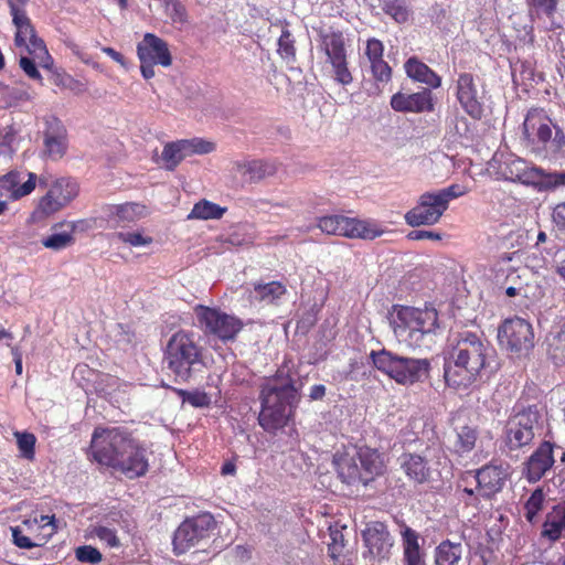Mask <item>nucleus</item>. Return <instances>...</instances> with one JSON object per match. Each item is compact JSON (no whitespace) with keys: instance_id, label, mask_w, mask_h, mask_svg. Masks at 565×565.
I'll use <instances>...</instances> for the list:
<instances>
[{"instance_id":"nucleus-30","label":"nucleus","mask_w":565,"mask_h":565,"mask_svg":"<svg viewBox=\"0 0 565 565\" xmlns=\"http://www.w3.org/2000/svg\"><path fill=\"white\" fill-rule=\"evenodd\" d=\"M200 355H168L162 360V370L175 376V382H185L191 376V366L198 361Z\"/></svg>"},{"instance_id":"nucleus-54","label":"nucleus","mask_w":565,"mask_h":565,"mask_svg":"<svg viewBox=\"0 0 565 565\" xmlns=\"http://www.w3.org/2000/svg\"><path fill=\"white\" fill-rule=\"evenodd\" d=\"M468 191L469 190L467 186H465L462 184L454 183L447 188L436 191V193L438 194V196L440 198V200L443 201L445 206L448 209L449 202L451 200L458 199V198L467 194Z\"/></svg>"},{"instance_id":"nucleus-4","label":"nucleus","mask_w":565,"mask_h":565,"mask_svg":"<svg viewBox=\"0 0 565 565\" xmlns=\"http://www.w3.org/2000/svg\"><path fill=\"white\" fill-rule=\"evenodd\" d=\"M501 173L507 180L532 185L539 191L554 190L565 185V171L546 172L541 168L531 167L519 157L508 158L501 166Z\"/></svg>"},{"instance_id":"nucleus-47","label":"nucleus","mask_w":565,"mask_h":565,"mask_svg":"<svg viewBox=\"0 0 565 565\" xmlns=\"http://www.w3.org/2000/svg\"><path fill=\"white\" fill-rule=\"evenodd\" d=\"M181 146L185 149L186 157L206 154L215 150V145L212 141L202 138L181 139Z\"/></svg>"},{"instance_id":"nucleus-56","label":"nucleus","mask_w":565,"mask_h":565,"mask_svg":"<svg viewBox=\"0 0 565 565\" xmlns=\"http://www.w3.org/2000/svg\"><path fill=\"white\" fill-rule=\"evenodd\" d=\"M53 83L61 88L70 89L72 92L79 93L84 90V85L66 73L54 74Z\"/></svg>"},{"instance_id":"nucleus-2","label":"nucleus","mask_w":565,"mask_h":565,"mask_svg":"<svg viewBox=\"0 0 565 565\" xmlns=\"http://www.w3.org/2000/svg\"><path fill=\"white\" fill-rule=\"evenodd\" d=\"M390 323L401 344L411 350H429L439 329V315L431 305L414 307L395 303L388 310Z\"/></svg>"},{"instance_id":"nucleus-19","label":"nucleus","mask_w":565,"mask_h":565,"mask_svg":"<svg viewBox=\"0 0 565 565\" xmlns=\"http://www.w3.org/2000/svg\"><path fill=\"white\" fill-rule=\"evenodd\" d=\"M392 109L397 113H431L435 108L433 93L429 88H422L416 93H395L390 100Z\"/></svg>"},{"instance_id":"nucleus-9","label":"nucleus","mask_w":565,"mask_h":565,"mask_svg":"<svg viewBox=\"0 0 565 565\" xmlns=\"http://www.w3.org/2000/svg\"><path fill=\"white\" fill-rule=\"evenodd\" d=\"M216 527V521L211 513H202L186 519L175 530L172 544L173 552L181 555L191 547L207 540Z\"/></svg>"},{"instance_id":"nucleus-52","label":"nucleus","mask_w":565,"mask_h":565,"mask_svg":"<svg viewBox=\"0 0 565 565\" xmlns=\"http://www.w3.org/2000/svg\"><path fill=\"white\" fill-rule=\"evenodd\" d=\"M14 436L17 437V444L19 447V450L21 451V455L25 459H33L34 458V446L36 438L31 433H15Z\"/></svg>"},{"instance_id":"nucleus-31","label":"nucleus","mask_w":565,"mask_h":565,"mask_svg":"<svg viewBox=\"0 0 565 565\" xmlns=\"http://www.w3.org/2000/svg\"><path fill=\"white\" fill-rule=\"evenodd\" d=\"M563 530H565V502L558 503L547 513L542 535L551 541H556L561 537Z\"/></svg>"},{"instance_id":"nucleus-36","label":"nucleus","mask_w":565,"mask_h":565,"mask_svg":"<svg viewBox=\"0 0 565 565\" xmlns=\"http://www.w3.org/2000/svg\"><path fill=\"white\" fill-rule=\"evenodd\" d=\"M402 539L406 565H422L423 558L419 552L418 534L409 526H404Z\"/></svg>"},{"instance_id":"nucleus-40","label":"nucleus","mask_w":565,"mask_h":565,"mask_svg":"<svg viewBox=\"0 0 565 565\" xmlns=\"http://www.w3.org/2000/svg\"><path fill=\"white\" fill-rule=\"evenodd\" d=\"M281 24V34L278 39V54L282 60H286L288 62H295L296 61V40L292 35L291 31L289 30V23L287 21L280 22Z\"/></svg>"},{"instance_id":"nucleus-55","label":"nucleus","mask_w":565,"mask_h":565,"mask_svg":"<svg viewBox=\"0 0 565 565\" xmlns=\"http://www.w3.org/2000/svg\"><path fill=\"white\" fill-rule=\"evenodd\" d=\"M76 558L82 563L98 564L103 559L102 553L92 545L78 546L75 550Z\"/></svg>"},{"instance_id":"nucleus-49","label":"nucleus","mask_w":565,"mask_h":565,"mask_svg":"<svg viewBox=\"0 0 565 565\" xmlns=\"http://www.w3.org/2000/svg\"><path fill=\"white\" fill-rule=\"evenodd\" d=\"M371 74L376 83L387 84L392 79V67L383 58L369 62Z\"/></svg>"},{"instance_id":"nucleus-48","label":"nucleus","mask_w":565,"mask_h":565,"mask_svg":"<svg viewBox=\"0 0 565 565\" xmlns=\"http://www.w3.org/2000/svg\"><path fill=\"white\" fill-rule=\"evenodd\" d=\"M345 529V526L341 529L338 526L329 527V535L331 541L328 543V550L332 558L340 556L345 548V539L343 533Z\"/></svg>"},{"instance_id":"nucleus-62","label":"nucleus","mask_w":565,"mask_h":565,"mask_svg":"<svg viewBox=\"0 0 565 565\" xmlns=\"http://www.w3.org/2000/svg\"><path fill=\"white\" fill-rule=\"evenodd\" d=\"M17 139V130L13 126H7L0 130V149L11 150Z\"/></svg>"},{"instance_id":"nucleus-27","label":"nucleus","mask_w":565,"mask_h":565,"mask_svg":"<svg viewBox=\"0 0 565 565\" xmlns=\"http://www.w3.org/2000/svg\"><path fill=\"white\" fill-rule=\"evenodd\" d=\"M355 456L358 458L362 475L364 476V486H367L375 476H379L383 472V460L381 459L377 450L361 447L355 450Z\"/></svg>"},{"instance_id":"nucleus-61","label":"nucleus","mask_w":565,"mask_h":565,"mask_svg":"<svg viewBox=\"0 0 565 565\" xmlns=\"http://www.w3.org/2000/svg\"><path fill=\"white\" fill-rule=\"evenodd\" d=\"M34 57L33 58H30V57H26V56H21L20 61H19V65L20 67L22 68V71L32 79H35V81H39V82H42L43 77L41 75V73L39 72L35 63H34Z\"/></svg>"},{"instance_id":"nucleus-16","label":"nucleus","mask_w":565,"mask_h":565,"mask_svg":"<svg viewBox=\"0 0 565 565\" xmlns=\"http://www.w3.org/2000/svg\"><path fill=\"white\" fill-rule=\"evenodd\" d=\"M456 97L462 109L472 119L479 120L483 116V104L478 96L476 77L471 73H460L456 82Z\"/></svg>"},{"instance_id":"nucleus-43","label":"nucleus","mask_w":565,"mask_h":565,"mask_svg":"<svg viewBox=\"0 0 565 565\" xmlns=\"http://www.w3.org/2000/svg\"><path fill=\"white\" fill-rule=\"evenodd\" d=\"M333 73V79L342 86H348L353 82V75L349 68L348 54L328 60Z\"/></svg>"},{"instance_id":"nucleus-15","label":"nucleus","mask_w":565,"mask_h":565,"mask_svg":"<svg viewBox=\"0 0 565 565\" xmlns=\"http://www.w3.org/2000/svg\"><path fill=\"white\" fill-rule=\"evenodd\" d=\"M447 207L435 192H425L417 204L405 214L409 226L434 225L439 222Z\"/></svg>"},{"instance_id":"nucleus-60","label":"nucleus","mask_w":565,"mask_h":565,"mask_svg":"<svg viewBox=\"0 0 565 565\" xmlns=\"http://www.w3.org/2000/svg\"><path fill=\"white\" fill-rule=\"evenodd\" d=\"M116 236L119 241L128 243L131 246H145L152 243V237L142 236L140 233L118 232Z\"/></svg>"},{"instance_id":"nucleus-28","label":"nucleus","mask_w":565,"mask_h":565,"mask_svg":"<svg viewBox=\"0 0 565 565\" xmlns=\"http://www.w3.org/2000/svg\"><path fill=\"white\" fill-rule=\"evenodd\" d=\"M339 478L342 482L355 486H364V476L362 475L355 452L353 455L345 454L339 458H334Z\"/></svg>"},{"instance_id":"nucleus-39","label":"nucleus","mask_w":565,"mask_h":565,"mask_svg":"<svg viewBox=\"0 0 565 565\" xmlns=\"http://www.w3.org/2000/svg\"><path fill=\"white\" fill-rule=\"evenodd\" d=\"M227 209L220 206L216 203H213L209 200H201L196 202L191 210L188 218L190 220H220L225 213Z\"/></svg>"},{"instance_id":"nucleus-51","label":"nucleus","mask_w":565,"mask_h":565,"mask_svg":"<svg viewBox=\"0 0 565 565\" xmlns=\"http://www.w3.org/2000/svg\"><path fill=\"white\" fill-rule=\"evenodd\" d=\"M544 493L541 489H535L525 502V518L529 522H534L536 514L542 510Z\"/></svg>"},{"instance_id":"nucleus-37","label":"nucleus","mask_w":565,"mask_h":565,"mask_svg":"<svg viewBox=\"0 0 565 565\" xmlns=\"http://www.w3.org/2000/svg\"><path fill=\"white\" fill-rule=\"evenodd\" d=\"M382 11L398 24L407 23L413 14L406 0H380Z\"/></svg>"},{"instance_id":"nucleus-18","label":"nucleus","mask_w":565,"mask_h":565,"mask_svg":"<svg viewBox=\"0 0 565 565\" xmlns=\"http://www.w3.org/2000/svg\"><path fill=\"white\" fill-rule=\"evenodd\" d=\"M67 148V130L65 126L58 118L51 117L46 120V127L43 131L42 156L57 161L65 156Z\"/></svg>"},{"instance_id":"nucleus-58","label":"nucleus","mask_w":565,"mask_h":565,"mask_svg":"<svg viewBox=\"0 0 565 565\" xmlns=\"http://www.w3.org/2000/svg\"><path fill=\"white\" fill-rule=\"evenodd\" d=\"M457 358L460 363L468 366V371H471L473 380L484 367L486 355H457Z\"/></svg>"},{"instance_id":"nucleus-50","label":"nucleus","mask_w":565,"mask_h":565,"mask_svg":"<svg viewBox=\"0 0 565 565\" xmlns=\"http://www.w3.org/2000/svg\"><path fill=\"white\" fill-rule=\"evenodd\" d=\"M92 534L106 543L111 548H119L121 542L117 536L116 530L108 525H97L92 530Z\"/></svg>"},{"instance_id":"nucleus-38","label":"nucleus","mask_w":565,"mask_h":565,"mask_svg":"<svg viewBox=\"0 0 565 565\" xmlns=\"http://www.w3.org/2000/svg\"><path fill=\"white\" fill-rule=\"evenodd\" d=\"M182 141L175 140L164 145L160 156L163 168L168 171H174L177 167L186 158L185 149L181 146Z\"/></svg>"},{"instance_id":"nucleus-3","label":"nucleus","mask_w":565,"mask_h":565,"mask_svg":"<svg viewBox=\"0 0 565 565\" xmlns=\"http://www.w3.org/2000/svg\"><path fill=\"white\" fill-rule=\"evenodd\" d=\"M40 188H47L46 193L40 198L34 214L40 217L51 216L67 206L79 192L78 183L70 177H61L51 181L46 173L38 177Z\"/></svg>"},{"instance_id":"nucleus-57","label":"nucleus","mask_w":565,"mask_h":565,"mask_svg":"<svg viewBox=\"0 0 565 565\" xmlns=\"http://www.w3.org/2000/svg\"><path fill=\"white\" fill-rule=\"evenodd\" d=\"M178 393L182 397L183 402H186L194 407H205L209 406L211 402L209 395L204 392H188L180 390Z\"/></svg>"},{"instance_id":"nucleus-11","label":"nucleus","mask_w":565,"mask_h":565,"mask_svg":"<svg viewBox=\"0 0 565 565\" xmlns=\"http://www.w3.org/2000/svg\"><path fill=\"white\" fill-rule=\"evenodd\" d=\"M539 419L540 413L533 406L524 408L509 418L505 426V444L510 450L527 446L533 440Z\"/></svg>"},{"instance_id":"nucleus-5","label":"nucleus","mask_w":565,"mask_h":565,"mask_svg":"<svg viewBox=\"0 0 565 565\" xmlns=\"http://www.w3.org/2000/svg\"><path fill=\"white\" fill-rule=\"evenodd\" d=\"M132 439L124 427H97L90 441L92 456L98 463L113 468Z\"/></svg>"},{"instance_id":"nucleus-44","label":"nucleus","mask_w":565,"mask_h":565,"mask_svg":"<svg viewBox=\"0 0 565 565\" xmlns=\"http://www.w3.org/2000/svg\"><path fill=\"white\" fill-rule=\"evenodd\" d=\"M456 350L457 353H480L483 350V343L478 334L463 331L458 334Z\"/></svg>"},{"instance_id":"nucleus-22","label":"nucleus","mask_w":565,"mask_h":565,"mask_svg":"<svg viewBox=\"0 0 565 565\" xmlns=\"http://www.w3.org/2000/svg\"><path fill=\"white\" fill-rule=\"evenodd\" d=\"M553 448V444L544 441L529 457L525 463V477L530 482H537L553 467L555 462Z\"/></svg>"},{"instance_id":"nucleus-12","label":"nucleus","mask_w":565,"mask_h":565,"mask_svg":"<svg viewBox=\"0 0 565 565\" xmlns=\"http://www.w3.org/2000/svg\"><path fill=\"white\" fill-rule=\"evenodd\" d=\"M12 22L17 29L14 34V45L25 47L29 54L34 56L43 67H47L52 62L44 41L36 35L34 25L32 24L26 11L11 14Z\"/></svg>"},{"instance_id":"nucleus-33","label":"nucleus","mask_w":565,"mask_h":565,"mask_svg":"<svg viewBox=\"0 0 565 565\" xmlns=\"http://www.w3.org/2000/svg\"><path fill=\"white\" fill-rule=\"evenodd\" d=\"M445 380L449 386L467 387L475 380L472 379L471 371H468V366L460 363L459 359L456 356V360L451 364V362H447L445 364Z\"/></svg>"},{"instance_id":"nucleus-26","label":"nucleus","mask_w":565,"mask_h":565,"mask_svg":"<svg viewBox=\"0 0 565 565\" xmlns=\"http://www.w3.org/2000/svg\"><path fill=\"white\" fill-rule=\"evenodd\" d=\"M84 221H72V222H58L52 226V230L55 231L57 228L66 226L67 230L58 233H53L45 238L42 239V245L45 248L58 252L72 246L75 243L74 234L77 231L79 224H83Z\"/></svg>"},{"instance_id":"nucleus-13","label":"nucleus","mask_w":565,"mask_h":565,"mask_svg":"<svg viewBox=\"0 0 565 565\" xmlns=\"http://www.w3.org/2000/svg\"><path fill=\"white\" fill-rule=\"evenodd\" d=\"M498 339L503 349L514 353L529 352L534 348L532 324L519 317L507 319L500 326Z\"/></svg>"},{"instance_id":"nucleus-34","label":"nucleus","mask_w":565,"mask_h":565,"mask_svg":"<svg viewBox=\"0 0 565 565\" xmlns=\"http://www.w3.org/2000/svg\"><path fill=\"white\" fill-rule=\"evenodd\" d=\"M462 552L461 543L445 540L435 550V565H459Z\"/></svg>"},{"instance_id":"nucleus-20","label":"nucleus","mask_w":565,"mask_h":565,"mask_svg":"<svg viewBox=\"0 0 565 565\" xmlns=\"http://www.w3.org/2000/svg\"><path fill=\"white\" fill-rule=\"evenodd\" d=\"M139 61L159 64L163 67L172 65V55L168 43L153 33H146L137 44Z\"/></svg>"},{"instance_id":"nucleus-59","label":"nucleus","mask_w":565,"mask_h":565,"mask_svg":"<svg viewBox=\"0 0 565 565\" xmlns=\"http://www.w3.org/2000/svg\"><path fill=\"white\" fill-rule=\"evenodd\" d=\"M364 55L367 62L384 57V44L376 38L366 40Z\"/></svg>"},{"instance_id":"nucleus-64","label":"nucleus","mask_w":565,"mask_h":565,"mask_svg":"<svg viewBox=\"0 0 565 565\" xmlns=\"http://www.w3.org/2000/svg\"><path fill=\"white\" fill-rule=\"evenodd\" d=\"M552 218L557 230L565 232V202L554 207Z\"/></svg>"},{"instance_id":"nucleus-17","label":"nucleus","mask_w":565,"mask_h":565,"mask_svg":"<svg viewBox=\"0 0 565 565\" xmlns=\"http://www.w3.org/2000/svg\"><path fill=\"white\" fill-rule=\"evenodd\" d=\"M113 469L120 471L128 479L145 476L149 469L147 449L134 438Z\"/></svg>"},{"instance_id":"nucleus-6","label":"nucleus","mask_w":565,"mask_h":565,"mask_svg":"<svg viewBox=\"0 0 565 565\" xmlns=\"http://www.w3.org/2000/svg\"><path fill=\"white\" fill-rule=\"evenodd\" d=\"M525 139L551 152H559L565 146V134L555 126L543 109L527 111L523 122Z\"/></svg>"},{"instance_id":"nucleus-7","label":"nucleus","mask_w":565,"mask_h":565,"mask_svg":"<svg viewBox=\"0 0 565 565\" xmlns=\"http://www.w3.org/2000/svg\"><path fill=\"white\" fill-rule=\"evenodd\" d=\"M317 227L328 235L344 236L348 238L374 239L384 233L373 221L339 214L318 217Z\"/></svg>"},{"instance_id":"nucleus-25","label":"nucleus","mask_w":565,"mask_h":565,"mask_svg":"<svg viewBox=\"0 0 565 565\" xmlns=\"http://www.w3.org/2000/svg\"><path fill=\"white\" fill-rule=\"evenodd\" d=\"M38 175L34 172L28 174V180L20 184V173L10 171L0 178V188L10 193V198L19 200L33 192L36 186Z\"/></svg>"},{"instance_id":"nucleus-45","label":"nucleus","mask_w":565,"mask_h":565,"mask_svg":"<svg viewBox=\"0 0 565 565\" xmlns=\"http://www.w3.org/2000/svg\"><path fill=\"white\" fill-rule=\"evenodd\" d=\"M146 206L138 203L127 202L115 207L114 215L118 222H135L143 215Z\"/></svg>"},{"instance_id":"nucleus-29","label":"nucleus","mask_w":565,"mask_h":565,"mask_svg":"<svg viewBox=\"0 0 565 565\" xmlns=\"http://www.w3.org/2000/svg\"><path fill=\"white\" fill-rule=\"evenodd\" d=\"M401 466L406 476L416 483H424L429 480L430 469L427 461L416 454H404L401 457Z\"/></svg>"},{"instance_id":"nucleus-10","label":"nucleus","mask_w":565,"mask_h":565,"mask_svg":"<svg viewBox=\"0 0 565 565\" xmlns=\"http://www.w3.org/2000/svg\"><path fill=\"white\" fill-rule=\"evenodd\" d=\"M194 312L203 332L223 342L234 340L243 328V322L239 319L216 308L198 305Z\"/></svg>"},{"instance_id":"nucleus-53","label":"nucleus","mask_w":565,"mask_h":565,"mask_svg":"<svg viewBox=\"0 0 565 565\" xmlns=\"http://www.w3.org/2000/svg\"><path fill=\"white\" fill-rule=\"evenodd\" d=\"M166 10L173 23H186L188 12L180 0H167Z\"/></svg>"},{"instance_id":"nucleus-46","label":"nucleus","mask_w":565,"mask_h":565,"mask_svg":"<svg viewBox=\"0 0 565 565\" xmlns=\"http://www.w3.org/2000/svg\"><path fill=\"white\" fill-rule=\"evenodd\" d=\"M277 172V164L271 161L254 160L247 164L246 173L252 181H259Z\"/></svg>"},{"instance_id":"nucleus-41","label":"nucleus","mask_w":565,"mask_h":565,"mask_svg":"<svg viewBox=\"0 0 565 565\" xmlns=\"http://www.w3.org/2000/svg\"><path fill=\"white\" fill-rule=\"evenodd\" d=\"M11 536L12 542L19 548L30 550L33 547H41L46 544L47 539L45 535H29L25 533V529L23 526H11Z\"/></svg>"},{"instance_id":"nucleus-1","label":"nucleus","mask_w":565,"mask_h":565,"mask_svg":"<svg viewBox=\"0 0 565 565\" xmlns=\"http://www.w3.org/2000/svg\"><path fill=\"white\" fill-rule=\"evenodd\" d=\"M302 367L297 356H285L275 376L263 385L258 423L267 433L276 434L287 425L300 399L302 377L308 374Z\"/></svg>"},{"instance_id":"nucleus-23","label":"nucleus","mask_w":565,"mask_h":565,"mask_svg":"<svg viewBox=\"0 0 565 565\" xmlns=\"http://www.w3.org/2000/svg\"><path fill=\"white\" fill-rule=\"evenodd\" d=\"M507 475L497 466H484L476 472L478 492L486 499H491L504 486Z\"/></svg>"},{"instance_id":"nucleus-35","label":"nucleus","mask_w":565,"mask_h":565,"mask_svg":"<svg viewBox=\"0 0 565 565\" xmlns=\"http://www.w3.org/2000/svg\"><path fill=\"white\" fill-rule=\"evenodd\" d=\"M167 353H199L195 342V334L184 330L178 331L170 338L167 345Z\"/></svg>"},{"instance_id":"nucleus-21","label":"nucleus","mask_w":565,"mask_h":565,"mask_svg":"<svg viewBox=\"0 0 565 565\" xmlns=\"http://www.w3.org/2000/svg\"><path fill=\"white\" fill-rule=\"evenodd\" d=\"M313 30L318 35L319 49L326 54L327 61L347 55V40L339 28L322 24Z\"/></svg>"},{"instance_id":"nucleus-42","label":"nucleus","mask_w":565,"mask_h":565,"mask_svg":"<svg viewBox=\"0 0 565 565\" xmlns=\"http://www.w3.org/2000/svg\"><path fill=\"white\" fill-rule=\"evenodd\" d=\"M255 297L259 301H266L273 303L286 294L287 289L280 281H270L267 284H255L254 285Z\"/></svg>"},{"instance_id":"nucleus-63","label":"nucleus","mask_w":565,"mask_h":565,"mask_svg":"<svg viewBox=\"0 0 565 565\" xmlns=\"http://www.w3.org/2000/svg\"><path fill=\"white\" fill-rule=\"evenodd\" d=\"M407 238L411 241H423V239L440 241L441 234L438 232L428 231V230H414L407 234Z\"/></svg>"},{"instance_id":"nucleus-8","label":"nucleus","mask_w":565,"mask_h":565,"mask_svg":"<svg viewBox=\"0 0 565 565\" xmlns=\"http://www.w3.org/2000/svg\"><path fill=\"white\" fill-rule=\"evenodd\" d=\"M374 366L383 371L397 383H414L428 370L425 359H409L403 355H367Z\"/></svg>"},{"instance_id":"nucleus-32","label":"nucleus","mask_w":565,"mask_h":565,"mask_svg":"<svg viewBox=\"0 0 565 565\" xmlns=\"http://www.w3.org/2000/svg\"><path fill=\"white\" fill-rule=\"evenodd\" d=\"M452 449L459 455L468 454L476 446L478 439L477 427L472 425H456Z\"/></svg>"},{"instance_id":"nucleus-14","label":"nucleus","mask_w":565,"mask_h":565,"mask_svg":"<svg viewBox=\"0 0 565 565\" xmlns=\"http://www.w3.org/2000/svg\"><path fill=\"white\" fill-rule=\"evenodd\" d=\"M362 541L366 551L363 557L382 562L388 559L394 546V539L387 525L381 521H371L362 530Z\"/></svg>"},{"instance_id":"nucleus-24","label":"nucleus","mask_w":565,"mask_h":565,"mask_svg":"<svg viewBox=\"0 0 565 565\" xmlns=\"http://www.w3.org/2000/svg\"><path fill=\"white\" fill-rule=\"evenodd\" d=\"M406 75L414 82L427 85L429 89L441 86V77L417 56H411L404 63Z\"/></svg>"}]
</instances>
